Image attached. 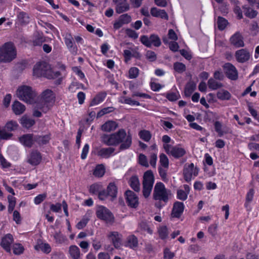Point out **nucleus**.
Wrapping results in <instances>:
<instances>
[{
	"mask_svg": "<svg viewBox=\"0 0 259 259\" xmlns=\"http://www.w3.org/2000/svg\"><path fill=\"white\" fill-rule=\"evenodd\" d=\"M232 45L236 48L243 47L244 46L243 38L239 32L235 33L230 38Z\"/></svg>",
	"mask_w": 259,
	"mask_h": 259,
	"instance_id": "obj_18",
	"label": "nucleus"
},
{
	"mask_svg": "<svg viewBox=\"0 0 259 259\" xmlns=\"http://www.w3.org/2000/svg\"><path fill=\"white\" fill-rule=\"evenodd\" d=\"M116 4V12L121 13L129 9L128 5L125 3L126 0H113Z\"/></svg>",
	"mask_w": 259,
	"mask_h": 259,
	"instance_id": "obj_25",
	"label": "nucleus"
},
{
	"mask_svg": "<svg viewBox=\"0 0 259 259\" xmlns=\"http://www.w3.org/2000/svg\"><path fill=\"white\" fill-rule=\"evenodd\" d=\"M174 68L177 72L181 73L185 71L186 66L182 63L176 62L174 64Z\"/></svg>",
	"mask_w": 259,
	"mask_h": 259,
	"instance_id": "obj_52",
	"label": "nucleus"
},
{
	"mask_svg": "<svg viewBox=\"0 0 259 259\" xmlns=\"http://www.w3.org/2000/svg\"><path fill=\"white\" fill-rule=\"evenodd\" d=\"M163 41L164 44H169V48L172 51L176 52L178 50L179 47L177 42L174 41L169 42L166 38H164Z\"/></svg>",
	"mask_w": 259,
	"mask_h": 259,
	"instance_id": "obj_51",
	"label": "nucleus"
},
{
	"mask_svg": "<svg viewBox=\"0 0 259 259\" xmlns=\"http://www.w3.org/2000/svg\"><path fill=\"white\" fill-rule=\"evenodd\" d=\"M89 145L88 144H85L82 150L81 154V158L82 159H84L87 158V155L89 151Z\"/></svg>",
	"mask_w": 259,
	"mask_h": 259,
	"instance_id": "obj_60",
	"label": "nucleus"
},
{
	"mask_svg": "<svg viewBox=\"0 0 259 259\" xmlns=\"http://www.w3.org/2000/svg\"><path fill=\"white\" fill-rule=\"evenodd\" d=\"M13 220L16 222V224H19L21 222V217L20 213L17 211L15 210L13 212Z\"/></svg>",
	"mask_w": 259,
	"mask_h": 259,
	"instance_id": "obj_61",
	"label": "nucleus"
},
{
	"mask_svg": "<svg viewBox=\"0 0 259 259\" xmlns=\"http://www.w3.org/2000/svg\"><path fill=\"white\" fill-rule=\"evenodd\" d=\"M9 202L8 211L11 213L13 210L16 204V198L13 196L9 195L8 196Z\"/></svg>",
	"mask_w": 259,
	"mask_h": 259,
	"instance_id": "obj_48",
	"label": "nucleus"
},
{
	"mask_svg": "<svg viewBox=\"0 0 259 259\" xmlns=\"http://www.w3.org/2000/svg\"><path fill=\"white\" fill-rule=\"evenodd\" d=\"M190 192V187L187 185L183 186V189H179L177 191V198L181 200H185Z\"/></svg>",
	"mask_w": 259,
	"mask_h": 259,
	"instance_id": "obj_26",
	"label": "nucleus"
},
{
	"mask_svg": "<svg viewBox=\"0 0 259 259\" xmlns=\"http://www.w3.org/2000/svg\"><path fill=\"white\" fill-rule=\"evenodd\" d=\"M20 123L24 127L28 128L34 124L35 121L33 119L24 115L20 119Z\"/></svg>",
	"mask_w": 259,
	"mask_h": 259,
	"instance_id": "obj_33",
	"label": "nucleus"
},
{
	"mask_svg": "<svg viewBox=\"0 0 259 259\" xmlns=\"http://www.w3.org/2000/svg\"><path fill=\"white\" fill-rule=\"evenodd\" d=\"M54 238L56 242L60 244L64 243L66 240V237L60 232L55 233L54 235Z\"/></svg>",
	"mask_w": 259,
	"mask_h": 259,
	"instance_id": "obj_53",
	"label": "nucleus"
},
{
	"mask_svg": "<svg viewBox=\"0 0 259 259\" xmlns=\"http://www.w3.org/2000/svg\"><path fill=\"white\" fill-rule=\"evenodd\" d=\"M139 162L141 165L144 166L148 167L149 166L147 157L143 154H140L139 156Z\"/></svg>",
	"mask_w": 259,
	"mask_h": 259,
	"instance_id": "obj_58",
	"label": "nucleus"
},
{
	"mask_svg": "<svg viewBox=\"0 0 259 259\" xmlns=\"http://www.w3.org/2000/svg\"><path fill=\"white\" fill-rule=\"evenodd\" d=\"M139 135L141 139L145 142H148L151 138V134L148 131L142 130L139 132Z\"/></svg>",
	"mask_w": 259,
	"mask_h": 259,
	"instance_id": "obj_43",
	"label": "nucleus"
},
{
	"mask_svg": "<svg viewBox=\"0 0 259 259\" xmlns=\"http://www.w3.org/2000/svg\"><path fill=\"white\" fill-rule=\"evenodd\" d=\"M243 9L244 10V13L245 15L249 18H253L255 17L257 15L256 11L253 10L252 9L243 6Z\"/></svg>",
	"mask_w": 259,
	"mask_h": 259,
	"instance_id": "obj_44",
	"label": "nucleus"
},
{
	"mask_svg": "<svg viewBox=\"0 0 259 259\" xmlns=\"http://www.w3.org/2000/svg\"><path fill=\"white\" fill-rule=\"evenodd\" d=\"M69 253L72 259H81L79 248L76 245H71L69 247Z\"/></svg>",
	"mask_w": 259,
	"mask_h": 259,
	"instance_id": "obj_27",
	"label": "nucleus"
},
{
	"mask_svg": "<svg viewBox=\"0 0 259 259\" xmlns=\"http://www.w3.org/2000/svg\"><path fill=\"white\" fill-rule=\"evenodd\" d=\"M115 149L112 147L103 148L98 151V155L103 158H108L112 155Z\"/></svg>",
	"mask_w": 259,
	"mask_h": 259,
	"instance_id": "obj_28",
	"label": "nucleus"
},
{
	"mask_svg": "<svg viewBox=\"0 0 259 259\" xmlns=\"http://www.w3.org/2000/svg\"><path fill=\"white\" fill-rule=\"evenodd\" d=\"M217 97L221 100H228L231 98V94L225 90H220L217 93Z\"/></svg>",
	"mask_w": 259,
	"mask_h": 259,
	"instance_id": "obj_39",
	"label": "nucleus"
},
{
	"mask_svg": "<svg viewBox=\"0 0 259 259\" xmlns=\"http://www.w3.org/2000/svg\"><path fill=\"white\" fill-rule=\"evenodd\" d=\"M55 95L53 92L49 89L44 91L41 96V101L38 102L37 107L41 109L43 113L48 111L55 102Z\"/></svg>",
	"mask_w": 259,
	"mask_h": 259,
	"instance_id": "obj_5",
	"label": "nucleus"
},
{
	"mask_svg": "<svg viewBox=\"0 0 259 259\" xmlns=\"http://www.w3.org/2000/svg\"><path fill=\"white\" fill-rule=\"evenodd\" d=\"M223 68L227 76L232 79L236 80L238 78V72L236 67L230 63H225Z\"/></svg>",
	"mask_w": 259,
	"mask_h": 259,
	"instance_id": "obj_14",
	"label": "nucleus"
},
{
	"mask_svg": "<svg viewBox=\"0 0 259 259\" xmlns=\"http://www.w3.org/2000/svg\"><path fill=\"white\" fill-rule=\"evenodd\" d=\"M16 56V51L12 43H6L0 48V61L4 62H10Z\"/></svg>",
	"mask_w": 259,
	"mask_h": 259,
	"instance_id": "obj_6",
	"label": "nucleus"
},
{
	"mask_svg": "<svg viewBox=\"0 0 259 259\" xmlns=\"http://www.w3.org/2000/svg\"><path fill=\"white\" fill-rule=\"evenodd\" d=\"M196 83L193 81L189 82L186 85L185 89V94L186 96L189 97L195 90Z\"/></svg>",
	"mask_w": 259,
	"mask_h": 259,
	"instance_id": "obj_38",
	"label": "nucleus"
},
{
	"mask_svg": "<svg viewBox=\"0 0 259 259\" xmlns=\"http://www.w3.org/2000/svg\"><path fill=\"white\" fill-rule=\"evenodd\" d=\"M146 58L150 61H153L155 60L156 58V54L151 51H148L146 52Z\"/></svg>",
	"mask_w": 259,
	"mask_h": 259,
	"instance_id": "obj_62",
	"label": "nucleus"
},
{
	"mask_svg": "<svg viewBox=\"0 0 259 259\" xmlns=\"http://www.w3.org/2000/svg\"><path fill=\"white\" fill-rule=\"evenodd\" d=\"M117 127V124L115 121L109 120L106 122L102 126V130L106 132L114 131Z\"/></svg>",
	"mask_w": 259,
	"mask_h": 259,
	"instance_id": "obj_30",
	"label": "nucleus"
},
{
	"mask_svg": "<svg viewBox=\"0 0 259 259\" xmlns=\"http://www.w3.org/2000/svg\"><path fill=\"white\" fill-rule=\"evenodd\" d=\"M106 95L105 92L99 93L93 99L90 103V106H94L99 104L104 100Z\"/></svg>",
	"mask_w": 259,
	"mask_h": 259,
	"instance_id": "obj_31",
	"label": "nucleus"
},
{
	"mask_svg": "<svg viewBox=\"0 0 259 259\" xmlns=\"http://www.w3.org/2000/svg\"><path fill=\"white\" fill-rule=\"evenodd\" d=\"M218 28L221 30H224L228 24L227 20L221 17H219L217 22Z\"/></svg>",
	"mask_w": 259,
	"mask_h": 259,
	"instance_id": "obj_47",
	"label": "nucleus"
},
{
	"mask_svg": "<svg viewBox=\"0 0 259 259\" xmlns=\"http://www.w3.org/2000/svg\"><path fill=\"white\" fill-rule=\"evenodd\" d=\"M199 169L195 167L193 163L186 165L184 169V176L185 180L189 182L198 174Z\"/></svg>",
	"mask_w": 259,
	"mask_h": 259,
	"instance_id": "obj_12",
	"label": "nucleus"
},
{
	"mask_svg": "<svg viewBox=\"0 0 259 259\" xmlns=\"http://www.w3.org/2000/svg\"><path fill=\"white\" fill-rule=\"evenodd\" d=\"M139 73V70L137 67H132L128 71V77L130 78L133 79L136 78Z\"/></svg>",
	"mask_w": 259,
	"mask_h": 259,
	"instance_id": "obj_55",
	"label": "nucleus"
},
{
	"mask_svg": "<svg viewBox=\"0 0 259 259\" xmlns=\"http://www.w3.org/2000/svg\"><path fill=\"white\" fill-rule=\"evenodd\" d=\"M174 256V253L169 249L166 248L164 251V257L165 259H171Z\"/></svg>",
	"mask_w": 259,
	"mask_h": 259,
	"instance_id": "obj_64",
	"label": "nucleus"
},
{
	"mask_svg": "<svg viewBox=\"0 0 259 259\" xmlns=\"http://www.w3.org/2000/svg\"><path fill=\"white\" fill-rule=\"evenodd\" d=\"M33 75L37 77L44 76L49 79L57 78L60 79V73L58 71H53L47 63L40 62L37 63L33 67Z\"/></svg>",
	"mask_w": 259,
	"mask_h": 259,
	"instance_id": "obj_2",
	"label": "nucleus"
},
{
	"mask_svg": "<svg viewBox=\"0 0 259 259\" xmlns=\"http://www.w3.org/2000/svg\"><path fill=\"white\" fill-rule=\"evenodd\" d=\"M213 126L215 132L220 137H222L225 135L231 133V128L229 127L219 121H215L214 122Z\"/></svg>",
	"mask_w": 259,
	"mask_h": 259,
	"instance_id": "obj_13",
	"label": "nucleus"
},
{
	"mask_svg": "<svg viewBox=\"0 0 259 259\" xmlns=\"http://www.w3.org/2000/svg\"><path fill=\"white\" fill-rule=\"evenodd\" d=\"M138 243L137 238L134 235H131L127 238L125 246L131 248H135L137 246Z\"/></svg>",
	"mask_w": 259,
	"mask_h": 259,
	"instance_id": "obj_34",
	"label": "nucleus"
},
{
	"mask_svg": "<svg viewBox=\"0 0 259 259\" xmlns=\"http://www.w3.org/2000/svg\"><path fill=\"white\" fill-rule=\"evenodd\" d=\"M18 19L21 23L26 24L29 22V17L27 14L21 12L18 15Z\"/></svg>",
	"mask_w": 259,
	"mask_h": 259,
	"instance_id": "obj_46",
	"label": "nucleus"
},
{
	"mask_svg": "<svg viewBox=\"0 0 259 259\" xmlns=\"http://www.w3.org/2000/svg\"><path fill=\"white\" fill-rule=\"evenodd\" d=\"M16 94L21 100L29 104L34 103L37 96L35 91L31 87L26 85L19 87Z\"/></svg>",
	"mask_w": 259,
	"mask_h": 259,
	"instance_id": "obj_3",
	"label": "nucleus"
},
{
	"mask_svg": "<svg viewBox=\"0 0 259 259\" xmlns=\"http://www.w3.org/2000/svg\"><path fill=\"white\" fill-rule=\"evenodd\" d=\"M13 250L14 254L19 255L23 252L24 248L22 244L15 243L13 246Z\"/></svg>",
	"mask_w": 259,
	"mask_h": 259,
	"instance_id": "obj_50",
	"label": "nucleus"
},
{
	"mask_svg": "<svg viewBox=\"0 0 259 259\" xmlns=\"http://www.w3.org/2000/svg\"><path fill=\"white\" fill-rule=\"evenodd\" d=\"M141 41L143 44L148 47H151L152 46L159 47L161 45L160 38L155 34H152L150 37L142 36L141 37Z\"/></svg>",
	"mask_w": 259,
	"mask_h": 259,
	"instance_id": "obj_11",
	"label": "nucleus"
},
{
	"mask_svg": "<svg viewBox=\"0 0 259 259\" xmlns=\"http://www.w3.org/2000/svg\"><path fill=\"white\" fill-rule=\"evenodd\" d=\"M12 109L16 115L21 114L25 110V107L24 105L19 101H15L12 105Z\"/></svg>",
	"mask_w": 259,
	"mask_h": 259,
	"instance_id": "obj_32",
	"label": "nucleus"
},
{
	"mask_svg": "<svg viewBox=\"0 0 259 259\" xmlns=\"http://www.w3.org/2000/svg\"><path fill=\"white\" fill-rule=\"evenodd\" d=\"M47 197L46 194H39L36 196L34 199V203L36 205H38L40 204L41 202H42Z\"/></svg>",
	"mask_w": 259,
	"mask_h": 259,
	"instance_id": "obj_59",
	"label": "nucleus"
},
{
	"mask_svg": "<svg viewBox=\"0 0 259 259\" xmlns=\"http://www.w3.org/2000/svg\"><path fill=\"white\" fill-rule=\"evenodd\" d=\"M254 193V191L253 189H250L247 192L246 196V202L244 204L245 207L247 208L249 205V203L252 201Z\"/></svg>",
	"mask_w": 259,
	"mask_h": 259,
	"instance_id": "obj_49",
	"label": "nucleus"
},
{
	"mask_svg": "<svg viewBox=\"0 0 259 259\" xmlns=\"http://www.w3.org/2000/svg\"><path fill=\"white\" fill-rule=\"evenodd\" d=\"M20 143L24 147H31L34 143L35 137L31 134H25L19 138Z\"/></svg>",
	"mask_w": 259,
	"mask_h": 259,
	"instance_id": "obj_21",
	"label": "nucleus"
},
{
	"mask_svg": "<svg viewBox=\"0 0 259 259\" xmlns=\"http://www.w3.org/2000/svg\"><path fill=\"white\" fill-rule=\"evenodd\" d=\"M131 21V17L127 14H123L116 20L113 23V28L117 30L121 28L124 24L130 23Z\"/></svg>",
	"mask_w": 259,
	"mask_h": 259,
	"instance_id": "obj_17",
	"label": "nucleus"
},
{
	"mask_svg": "<svg viewBox=\"0 0 259 259\" xmlns=\"http://www.w3.org/2000/svg\"><path fill=\"white\" fill-rule=\"evenodd\" d=\"M89 218L87 217H83L82 219L77 224L76 228L78 229H82L89 222Z\"/></svg>",
	"mask_w": 259,
	"mask_h": 259,
	"instance_id": "obj_57",
	"label": "nucleus"
},
{
	"mask_svg": "<svg viewBox=\"0 0 259 259\" xmlns=\"http://www.w3.org/2000/svg\"><path fill=\"white\" fill-rule=\"evenodd\" d=\"M107 191L109 196L113 198L116 197L117 193V188L115 183L113 182L109 183L107 187Z\"/></svg>",
	"mask_w": 259,
	"mask_h": 259,
	"instance_id": "obj_35",
	"label": "nucleus"
},
{
	"mask_svg": "<svg viewBox=\"0 0 259 259\" xmlns=\"http://www.w3.org/2000/svg\"><path fill=\"white\" fill-rule=\"evenodd\" d=\"M151 14L153 17H160L164 19H168L167 14L164 10L158 9L156 8H152L151 9Z\"/></svg>",
	"mask_w": 259,
	"mask_h": 259,
	"instance_id": "obj_29",
	"label": "nucleus"
},
{
	"mask_svg": "<svg viewBox=\"0 0 259 259\" xmlns=\"http://www.w3.org/2000/svg\"><path fill=\"white\" fill-rule=\"evenodd\" d=\"M184 209V205L183 202L177 201L174 204L171 217L172 218H179L182 214Z\"/></svg>",
	"mask_w": 259,
	"mask_h": 259,
	"instance_id": "obj_22",
	"label": "nucleus"
},
{
	"mask_svg": "<svg viewBox=\"0 0 259 259\" xmlns=\"http://www.w3.org/2000/svg\"><path fill=\"white\" fill-rule=\"evenodd\" d=\"M159 237L161 239H164L167 238L168 234V229L166 226H162L159 228L158 230Z\"/></svg>",
	"mask_w": 259,
	"mask_h": 259,
	"instance_id": "obj_45",
	"label": "nucleus"
},
{
	"mask_svg": "<svg viewBox=\"0 0 259 259\" xmlns=\"http://www.w3.org/2000/svg\"><path fill=\"white\" fill-rule=\"evenodd\" d=\"M180 95L178 92L169 93L166 95L167 99L170 101H175L179 99Z\"/></svg>",
	"mask_w": 259,
	"mask_h": 259,
	"instance_id": "obj_56",
	"label": "nucleus"
},
{
	"mask_svg": "<svg viewBox=\"0 0 259 259\" xmlns=\"http://www.w3.org/2000/svg\"><path fill=\"white\" fill-rule=\"evenodd\" d=\"M153 196L154 200L166 203L170 198L171 193L162 183L158 182L154 186Z\"/></svg>",
	"mask_w": 259,
	"mask_h": 259,
	"instance_id": "obj_4",
	"label": "nucleus"
},
{
	"mask_svg": "<svg viewBox=\"0 0 259 259\" xmlns=\"http://www.w3.org/2000/svg\"><path fill=\"white\" fill-rule=\"evenodd\" d=\"M103 142L107 145H116L121 143L120 149H128L132 144V137L127 135L124 130H120L118 132L111 135L104 134L102 137Z\"/></svg>",
	"mask_w": 259,
	"mask_h": 259,
	"instance_id": "obj_1",
	"label": "nucleus"
},
{
	"mask_svg": "<svg viewBox=\"0 0 259 259\" xmlns=\"http://www.w3.org/2000/svg\"><path fill=\"white\" fill-rule=\"evenodd\" d=\"M154 182V178L152 171H146L144 174L143 181V194L145 198L148 197L151 194Z\"/></svg>",
	"mask_w": 259,
	"mask_h": 259,
	"instance_id": "obj_7",
	"label": "nucleus"
},
{
	"mask_svg": "<svg viewBox=\"0 0 259 259\" xmlns=\"http://www.w3.org/2000/svg\"><path fill=\"white\" fill-rule=\"evenodd\" d=\"M105 172L104 166L103 164H99L96 167L94 171V175L97 177H102L104 175Z\"/></svg>",
	"mask_w": 259,
	"mask_h": 259,
	"instance_id": "obj_40",
	"label": "nucleus"
},
{
	"mask_svg": "<svg viewBox=\"0 0 259 259\" xmlns=\"http://www.w3.org/2000/svg\"><path fill=\"white\" fill-rule=\"evenodd\" d=\"M165 152L169 156L175 158H180L185 155L186 150L184 147L181 144L172 146H165Z\"/></svg>",
	"mask_w": 259,
	"mask_h": 259,
	"instance_id": "obj_9",
	"label": "nucleus"
},
{
	"mask_svg": "<svg viewBox=\"0 0 259 259\" xmlns=\"http://www.w3.org/2000/svg\"><path fill=\"white\" fill-rule=\"evenodd\" d=\"M35 249L36 250H41L42 252L46 253H49L51 251V247L48 243H38L34 247Z\"/></svg>",
	"mask_w": 259,
	"mask_h": 259,
	"instance_id": "obj_36",
	"label": "nucleus"
},
{
	"mask_svg": "<svg viewBox=\"0 0 259 259\" xmlns=\"http://www.w3.org/2000/svg\"><path fill=\"white\" fill-rule=\"evenodd\" d=\"M121 235L117 232H111L108 235V238L111 240L115 248H118L121 244Z\"/></svg>",
	"mask_w": 259,
	"mask_h": 259,
	"instance_id": "obj_24",
	"label": "nucleus"
},
{
	"mask_svg": "<svg viewBox=\"0 0 259 259\" xmlns=\"http://www.w3.org/2000/svg\"><path fill=\"white\" fill-rule=\"evenodd\" d=\"M126 200L128 205L131 207L136 208L139 204V198L136 194L131 190L125 192Z\"/></svg>",
	"mask_w": 259,
	"mask_h": 259,
	"instance_id": "obj_16",
	"label": "nucleus"
},
{
	"mask_svg": "<svg viewBox=\"0 0 259 259\" xmlns=\"http://www.w3.org/2000/svg\"><path fill=\"white\" fill-rule=\"evenodd\" d=\"M41 159L39 152L37 151H32L28 157V162L32 165L38 164Z\"/></svg>",
	"mask_w": 259,
	"mask_h": 259,
	"instance_id": "obj_23",
	"label": "nucleus"
},
{
	"mask_svg": "<svg viewBox=\"0 0 259 259\" xmlns=\"http://www.w3.org/2000/svg\"><path fill=\"white\" fill-rule=\"evenodd\" d=\"M50 137L49 135L44 136H35V141L39 145H44L47 144L50 140Z\"/></svg>",
	"mask_w": 259,
	"mask_h": 259,
	"instance_id": "obj_41",
	"label": "nucleus"
},
{
	"mask_svg": "<svg viewBox=\"0 0 259 259\" xmlns=\"http://www.w3.org/2000/svg\"><path fill=\"white\" fill-rule=\"evenodd\" d=\"M129 184L131 187L137 192L139 191L140 189V182L137 176H133L129 181Z\"/></svg>",
	"mask_w": 259,
	"mask_h": 259,
	"instance_id": "obj_37",
	"label": "nucleus"
},
{
	"mask_svg": "<svg viewBox=\"0 0 259 259\" xmlns=\"http://www.w3.org/2000/svg\"><path fill=\"white\" fill-rule=\"evenodd\" d=\"M18 124L15 121L8 122L4 128L0 127V140H8L12 137L11 132L17 129Z\"/></svg>",
	"mask_w": 259,
	"mask_h": 259,
	"instance_id": "obj_8",
	"label": "nucleus"
},
{
	"mask_svg": "<svg viewBox=\"0 0 259 259\" xmlns=\"http://www.w3.org/2000/svg\"><path fill=\"white\" fill-rule=\"evenodd\" d=\"M102 189V185L101 183H95L90 186L89 191L91 193L96 194H98Z\"/></svg>",
	"mask_w": 259,
	"mask_h": 259,
	"instance_id": "obj_42",
	"label": "nucleus"
},
{
	"mask_svg": "<svg viewBox=\"0 0 259 259\" xmlns=\"http://www.w3.org/2000/svg\"><path fill=\"white\" fill-rule=\"evenodd\" d=\"M235 56L238 62L244 63L249 59L250 54L246 49H240L236 52Z\"/></svg>",
	"mask_w": 259,
	"mask_h": 259,
	"instance_id": "obj_20",
	"label": "nucleus"
},
{
	"mask_svg": "<svg viewBox=\"0 0 259 259\" xmlns=\"http://www.w3.org/2000/svg\"><path fill=\"white\" fill-rule=\"evenodd\" d=\"M96 214L98 218L105 221L107 223L113 222V216L112 214L107 208L103 206L98 207Z\"/></svg>",
	"mask_w": 259,
	"mask_h": 259,
	"instance_id": "obj_10",
	"label": "nucleus"
},
{
	"mask_svg": "<svg viewBox=\"0 0 259 259\" xmlns=\"http://www.w3.org/2000/svg\"><path fill=\"white\" fill-rule=\"evenodd\" d=\"M13 241V236L10 234H7L2 238L1 245L7 252H10L11 245Z\"/></svg>",
	"mask_w": 259,
	"mask_h": 259,
	"instance_id": "obj_19",
	"label": "nucleus"
},
{
	"mask_svg": "<svg viewBox=\"0 0 259 259\" xmlns=\"http://www.w3.org/2000/svg\"><path fill=\"white\" fill-rule=\"evenodd\" d=\"M63 36L65 44L69 51L73 55L77 54V48L73 41V38L71 34L69 33H66Z\"/></svg>",
	"mask_w": 259,
	"mask_h": 259,
	"instance_id": "obj_15",
	"label": "nucleus"
},
{
	"mask_svg": "<svg viewBox=\"0 0 259 259\" xmlns=\"http://www.w3.org/2000/svg\"><path fill=\"white\" fill-rule=\"evenodd\" d=\"M150 86L151 90L154 92L159 91L162 88V86L159 83L153 81L151 82Z\"/></svg>",
	"mask_w": 259,
	"mask_h": 259,
	"instance_id": "obj_63",
	"label": "nucleus"
},
{
	"mask_svg": "<svg viewBox=\"0 0 259 259\" xmlns=\"http://www.w3.org/2000/svg\"><path fill=\"white\" fill-rule=\"evenodd\" d=\"M160 163L162 166L167 168L168 166L169 161L166 155L161 154L160 155Z\"/></svg>",
	"mask_w": 259,
	"mask_h": 259,
	"instance_id": "obj_54",
	"label": "nucleus"
}]
</instances>
